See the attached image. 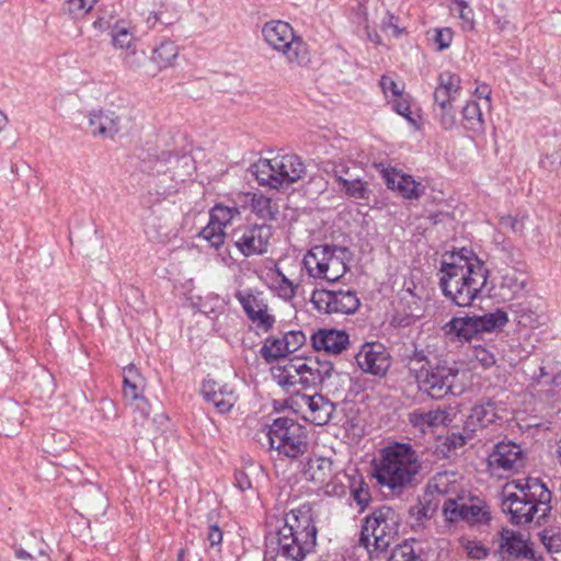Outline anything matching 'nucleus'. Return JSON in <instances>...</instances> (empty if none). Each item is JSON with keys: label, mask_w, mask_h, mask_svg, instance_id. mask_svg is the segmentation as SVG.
Listing matches in <instances>:
<instances>
[{"label": "nucleus", "mask_w": 561, "mask_h": 561, "mask_svg": "<svg viewBox=\"0 0 561 561\" xmlns=\"http://www.w3.org/2000/svg\"><path fill=\"white\" fill-rule=\"evenodd\" d=\"M311 344L316 351H323L325 355H337L347 348L350 336L344 330L319 329L312 333Z\"/></svg>", "instance_id": "19"}, {"label": "nucleus", "mask_w": 561, "mask_h": 561, "mask_svg": "<svg viewBox=\"0 0 561 561\" xmlns=\"http://www.w3.org/2000/svg\"><path fill=\"white\" fill-rule=\"evenodd\" d=\"M89 128L92 135L113 138L119 130L118 117L114 112L95 111L89 114Z\"/></svg>", "instance_id": "26"}, {"label": "nucleus", "mask_w": 561, "mask_h": 561, "mask_svg": "<svg viewBox=\"0 0 561 561\" xmlns=\"http://www.w3.org/2000/svg\"><path fill=\"white\" fill-rule=\"evenodd\" d=\"M421 465L409 444L388 445V489L394 495L412 484Z\"/></svg>", "instance_id": "6"}, {"label": "nucleus", "mask_w": 561, "mask_h": 561, "mask_svg": "<svg viewBox=\"0 0 561 561\" xmlns=\"http://www.w3.org/2000/svg\"><path fill=\"white\" fill-rule=\"evenodd\" d=\"M112 39L114 46L118 48H129L133 41L129 31L117 25L112 31Z\"/></svg>", "instance_id": "56"}, {"label": "nucleus", "mask_w": 561, "mask_h": 561, "mask_svg": "<svg viewBox=\"0 0 561 561\" xmlns=\"http://www.w3.org/2000/svg\"><path fill=\"white\" fill-rule=\"evenodd\" d=\"M157 162L165 164L168 170L173 172L174 176L191 175L195 170L194 160L187 153L163 151L158 157Z\"/></svg>", "instance_id": "27"}, {"label": "nucleus", "mask_w": 561, "mask_h": 561, "mask_svg": "<svg viewBox=\"0 0 561 561\" xmlns=\"http://www.w3.org/2000/svg\"><path fill=\"white\" fill-rule=\"evenodd\" d=\"M325 171L331 173L339 184L342 183L343 180L348 179L351 174L350 163L346 161H331L328 162Z\"/></svg>", "instance_id": "54"}, {"label": "nucleus", "mask_w": 561, "mask_h": 561, "mask_svg": "<svg viewBox=\"0 0 561 561\" xmlns=\"http://www.w3.org/2000/svg\"><path fill=\"white\" fill-rule=\"evenodd\" d=\"M285 367L290 370L291 375H295V378H297L300 374L306 373V370H309V359H302L300 357H294L290 358L287 364H285Z\"/></svg>", "instance_id": "60"}, {"label": "nucleus", "mask_w": 561, "mask_h": 561, "mask_svg": "<svg viewBox=\"0 0 561 561\" xmlns=\"http://www.w3.org/2000/svg\"><path fill=\"white\" fill-rule=\"evenodd\" d=\"M463 125L470 130H480L483 127V116L479 104L468 102L462 108Z\"/></svg>", "instance_id": "41"}, {"label": "nucleus", "mask_w": 561, "mask_h": 561, "mask_svg": "<svg viewBox=\"0 0 561 561\" xmlns=\"http://www.w3.org/2000/svg\"><path fill=\"white\" fill-rule=\"evenodd\" d=\"M270 543H276V556L286 561H304L314 551L318 529L312 510L307 505L270 516L267 520Z\"/></svg>", "instance_id": "1"}, {"label": "nucleus", "mask_w": 561, "mask_h": 561, "mask_svg": "<svg viewBox=\"0 0 561 561\" xmlns=\"http://www.w3.org/2000/svg\"><path fill=\"white\" fill-rule=\"evenodd\" d=\"M207 540L209 541L210 548H217V551H220V546L222 542V531L217 525L209 526Z\"/></svg>", "instance_id": "64"}, {"label": "nucleus", "mask_w": 561, "mask_h": 561, "mask_svg": "<svg viewBox=\"0 0 561 561\" xmlns=\"http://www.w3.org/2000/svg\"><path fill=\"white\" fill-rule=\"evenodd\" d=\"M409 421L414 427L425 432L428 428L446 424L447 414L443 410H415L409 414Z\"/></svg>", "instance_id": "32"}, {"label": "nucleus", "mask_w": 561, "mask_h": 561, "mask_svg": "<svg viewBox=\"0 0 561 561\" xmlns=\"http://www.w3.org/2000/svg\"><path fill=\"white\" fill-rule=\"evenodd\" d=\"M473 356L483 368H490L496 363L495 355L482 346L474 347Z\"/></svg>", "instance_id": "57"}, {"label": "nucleus", "mask_w": 561, "mask_h": 561, "mask_svg": "<svg viewBox=\"0 0 561 561\" xmlns=\"http://www.w3.org/2000/svg\"><path fill=\"white\" fill-rule=\"evenodd\" d=\"M262 35L267 45L285 55L289 62L302 66L310 61L307 43L295 34L289 23L268 21L262 27Z\"/></svg>", "instance_id": "5"}, {"label": "nucleus", "mask_w": 561, "mask_h": 561, "mask_svg": "<svg viewBox=\"0 0 561 561\" xmlns=\"http://www.w3.org/2000/svg\"><path fill=\"white\" fill-rule=\"evenodd\" d=\"M267 428L270 446L279 455L296 459L307 453L308 431L296 420L288 416L277 417Z\"/></svg>", "instance_id": "4"}, {"label": "nucleus", "mask_w": 561, "mask_h": 561, "mask_svg": "<svg viewBox=\"0 0 561 561\" xmlns=\"http://www.w3.org/2000/svg\"><path fill=\"white\" fill-rule=\"evenodd\" d=\"M300 385V389H308L310 387H316L317 385H321L318 376H314V371L306 370V373L300 374L296 379V387Z\"/></svg>", "instance_id": "62"}, {"label": "nucleus", "mask_w": 561, "mask_h": 561, "mask_svg": "<svg viewBox=\"0 0 561 561\" xmlns=\"http://www.w3.org/2000/svg\"><path fill=\"white\" fill-rule=\"evenodd\" d=\"M273 379L288 393L296 394L300 391V389L296 388V379L295 375L290 374L285 365L273 367L271 369Z\"/></svg>", "instance_id": "43"}, {"label": "nucleus", "mask_w": 561, "mask_h": 561, "mask_svg": "<svg viewBox=\"0 0 561 561\" xmlns=\"http://www.w3.org/2000/svg\"><path fill=\"white\" fill-rule=\"evenodd\" d=\"M529 277L515 267H505L500 271L499 290L504 300H512L526 293Z\"/></svg>", "instance_id": "20"}, {"label": "nucleus", "mask_w": 561, "mask_h": 561, "mask_svg": "<svg viewBox=\"0 0 561 561\" xmlns=\"http://www.w3.org/2000/svg\"><path fill=\"white\" fill-rule=\"evenodd\" d=\"M454 5L450 7V10L454 14H457L458 18L462 21V28L467 31H471L474 27V14L473 11L468 7L466 1H457L453 2Z\"/></svg>", "instance_id": "50"}, {"label": "nucleus", "mask_w": 561, "mask_h": 561, "mask_svg": "<svg viewBox=\"0 0 561 561\" xmlns=\"http://www.w3.org/2000/svg\"><path fill=\"white\" fill-rule=\"evenodd\" d=\"M488 280L483 262L462 249L444 259L439 270L443 293L457 306L468 307L479 296Z\"/></svg>", "instance_id": "2"}, {"label": "nucleus", "mask_w": 561, "mask_h": 561, "mask_svg": "<svg viewBox=\"0 0 561 561\" xmlns=\"http://www.w3.org/2000/svg\"><path fill=\"white\" fill-rule=\"evenodd\" d=\"M447 335H451L466 341L471 340L479 333L474 317L453 318L444 325Z\"/></svg>", "instance_id": "34"}, {"label": "nucleus", "mask_w": 561, "mask_h": 561, "mask_svg": "<svg viewBox=\"0 0 561 561\" xmlns=\"http://www.w3.org/2000/svg\"><path fill=\"white\" fill-rule=\"evenodd\" d=\"M145 380L138 368L129 364L123 369V393L126 400L139 399L144 394Z\"/></svg>", "instance_id": "31"}, {"label": "nucleus", "mask_w": 561, "mask_h": 561, "mask_svg": "<svg viewBox=\"0 0 561 561\" xmlns=\"http://www.w3.org/2000/svg\"><path fill=\"white\" fill-rule=\"evenodd\" d=\"M473 435H468L465 433V427L462 428V433H451L446 437V445L449 449H457L467 444L469 439H471Z\"/></svg>", "instance_id": "61"}, {"label": "nucleus", "mask_w": 561, "mask_h": 561, "mask_svg": "<svg viewBox=\"0 0 561 561\" xmlns=\"http://www.w3.org/2000/svg\"><path fill=\"white\" fill-rule=\"evenodd\" d=\"M332 299L331 290L316 288L310 300L319 312L333 313Z\"/></svg>", "instance_id": "47"}, {"label": "nucleus", "mask_w": 561, "mask_h": 561, "mask_svg": "<svg viewBox=\"0 0 561 561\" xmlns=\"http://www.w3.org/2000/svg\"><path fill=\"white\" fill-rule=\"evenodd\" d=\"M251 172L261 186H268L274 190L282 188V181L277 180V171L273 159H260L251 165Z\"/></svg>", "instance_id": "30"}, {"label": "nucleus", "mask_w": 561, "mask_h": 561, "mask_svg": "<svg viewBox=\"0 0 561 561\" xmlns=\"http://www.w3.org/2000/svg\"><path fill=\"white\" fill-rule=\"evenodd\" d=\"M283 341L284 337L268 336L265 339L260 355L267 364L277 362L288 355Z\"/></svg>", "instance_id": "39"}, {"label": "nucleus", "mask_w": 561, "mask_h": 561, "mask_svg": "<svg viewBox=\"0 0 561 561\" xmlns=\"http://www.w3.org/2000/svg\"><path fill=\"white\" fill-rule=\"evenodd\" d=\"M340 188L350 197L363 199L367 197V188L365 183L357 174H351L340 184Z\"/></svg>", "instance_id": "45"}, {"label": "nucleus", "mask_w": 561, "mask_h": 561, "mask_svg": "<svg viewBox=\"0 0 561 561\" xmlns=\"http://www.w3.org/2000/svg\"><path fill=\"white\" fill-rule=\"evenodd\" d=\"M500 226L501 228L511 230L513 232H520L524 228L522 220L510 215L502 216L500 218Z\"/></svg>", "instance_id": "63"}, {"label": "nucleus", "mask_w": 561, "mask_h": 561, "mask_svg": "<svg viewBox=\"0 0 561 561\" xmlns=\"http://www.w3.org/2000/svg\"><path fill=\"white\" fill-rule=\"evenodd\" d=\"M309 370L314 371V376H318L321 385L332 376L334 370L333 364L320 356H317L314 359L309 358Z\"/></svg>", "instance_id": "48"}, {"label": "nucleus", "mask_w": 561, "mask_h": 561, "mask_svg": "<svg viewBox=\"0 0 561 561\" xmlns=\"http://www.w3.org/2000/svg\"><path fill=\"white\" fill-rule=\"evenodd\" d=\"M250 206L252 213H254L260 219L265 221L277 220L279 213L278 206L271 197H267L262 193H253L250 199Z\"/></svg>", "instance_id": "35"}, {"label": "nucleus", "mask_w": 561, "mask_h": 561, "mask_svg": "<svg viewBox=\"0 0 561 561\" xmlns=\"http://www.w3.org/2000/svg\"><path fill=\"white\" fill-rule=\"evenodd\" d=\"M388 90L391 92V98L388 100L392 112L405 119L413 130L421 128V110L417 106L414 98L405 91L403 83L390 81Z\"/></svg>", "instance_id": "14"}, {"label": "nucleus", "mask_w": 561, "mask_h": 561, "mask_svg": "<svg viewBox=\"0 0 561 561\" xmlns=\"http://www.w3.org/2000/svg\"><path fill=\"white\" fill-rule=\"evenodd\" d=\"M477 327L480 332H491L495 329L503 328L508 319L506 312L496 310L495 312L484 314L483 317H474Z\"/></svg>", "instance_id": "40"}, {"label": "nucleus", "mask_w": 561, "mask_h": 561, "mask_svg": "<svg viewBox=\"0 0 561 561\" xmlns=\"http://www.w3.org/2000/svg\"><path fill=\"white\" fill-rule=\"evenodd\" d=\"M234 297L241 305L248 319L255 324L257 330L270 332L274 328L276 319L270 313L268 304L263 297V293L238 290Z\"/></svg>", "instance_id": "13"}, {"label": "nucleus", "mask_w": 561, "mask_h": 561, "mask_svg": "<svg viewBox=\"0 0 561 561\" xmlns=\"http://www.w3.org/2000/svg\"><path fill=\"white\" fill-rule=\"evenodd\" d=\"M283 342L287 354L294 353L306 343V335L301 330H293L284 335Z\"/></svg>", "instance_id": "53"}, {"label": "nucleus", "mask_w": 561, "mask_h": 561, "mask_svg": "<svg viewBox=\"0 0 561 561\" xmlns=\"http://www.w3.org/2000/svg\"><path fill=\"white\" fill-rule=\"evenodd\" d=\"M459 485L454 472H439L428 482L426 491L420 502L419 516L430 518L436 512L438 506L444 504L447 499H454L458 493Z\"/></svg>", "instance_id": "8"}, {"label": "nucleus", "mask_w": 561, "mask_h": 561, "mask_svg": "<svg viewBox=\"0 0 561 561\" xmlns=\"http://www.w3.org/2000/svg\"><path fill=\"white\" fill-rule=\"evenodd\" d=\"M388 190L397 192L405 199H419L424 193V186L413 176L394 168H388Z\"/></svg>", "instance_id": "22"}, {"label": "nucleus", "mask_w": 561, "mask_h": 561, "mask_svg": "<svg viewBox=\"0 0 561 561\" xmlns=\"http://www.w3.org/2000/svg\"><path fill=\"white\" fill-rule=\"evenodd\" d=\"M497 415L492 403L476 404L465 421V433L474 435L478 431L493 424Z\"/></svg>", "instance_id": "25"}, {"label": "nucleus", "mask_w": 561, "mask_h": 561, "mask_svg": "<svg viewBox=\"0 0 561 561\" xmlns=\"http://www.w3.org/2000/svg\"><path fill=\"white\" fill-rule=\"evenodd\" d=\"M201 394L204 400L214 404L217 412L225 414L231 411L238 401L236 388L230 383H220L213 378H205L201 383Z\"/></svg>", "instance_id": "17"}, {"label": "nucleus", "mask_w": 561, "mask_h": 561, "mask_svg": "<svg viewBox=\"0 0 561 561\" xmlns=\"http://www.w3.org/2000/svg\"><path fill=\"white\" fill-rule=\"evenodd\" d=\"M272 236V226L254 224L236 228L230 241L243 256L249 257L266 253Z\"/></svg>", "instance_id": "10"}, {"label": "nucleus", "mask_w": 561, "mask_h": 561, "mask_svg": "<svg viewBox=\"0 0 561 561\" xmlns=\"http://www.w3.org/2000/svg\"><path fill=\"white\" fill-rule=\"evenodd\" d=\"M358 367L380 378L386 376V346L380 342L365 343L356 355Z\"/></svg>", "instance_id": "18"}, {"label": "nucleus", "mask_w": 561, "mask_h": 561, "mask_svg": "<svg viewBox=\"0 0 561 561\" xmlns=\"http://www.w3.org/2000/svg\"><path fill=\"white\" fill-rule=\"evenodd\" d=\"M99 0H67L62 5V11L71 19L85 16L96 4Z\"/></svg>", "instance_id": "44"}, {"label": "nucleus", "mask_w": 561, "mask_h": 561, "mask_svg": "<svg viewBox=\"0 0 561 561\" xmlns=\"http://www.w3.org/2000/svg\"><path fill=\"white\" fill-rule=\"evenodd\" d=\"M233 477H234L233 485L237 489H239L241 492H245V491L253 489L250 473L247 472L244 469H236Z\"/></svg>", "instance_id": "58"}, {"label": "nucleus", "mask_w": 561, "mask_h": 561, "mask_svg": "<svg viewBox=\"0 0 561 561\" xmlns=\"http://www.w3.org/2000/svg\"><path fill=\"white\" fill-rule=\"evenodd\" d=\"M456 98L444 92L442 89L434 91V111L439 116L440 124L445 129H450L456 123V115L453 101Z\"/></svg>", "instance_id": "29"}, {"label": "nucleus", "mask_w": 561, "mask_h": 561, "mask_svg": "<svg viewBox=\"0 0 561 561\" xmlns=\"http://www.w3.org/2000/svg\"><path fill=\"white\" fill-rule=\"evenodd\" d=\"M523 448L512 440L497 443L489 455V468L493 471H518L525 466Z\"/></svg>", "instance_id": "16"}, {"label": "nucleus", "mask_w": 561, "mask_h": 561, "mask_svg": "<svg viewBox=\"0 0 561 561\" xmlns=\"http://www.w3.org/2000/svg\"><path fill=\"white\" fill-rule=\"evenodd\" d=\"M419 306L414 300V296L411 291H407L398 302L397 313L392 317L391 324L393 327H407L412 323L416 318V311Z\"/></svg>", "instance_id": "33"}, {"label": "nucleus", "mask_w": 561, "mask_h": 561, "mask_svg": "<svg viewBox=\"0 0 561 561\" xmlns=\"http://www.w3.org/2000/svg\"><path fill=\"white\" fill-rule=\"evenodd\" d=\"M350 489L353 500L359 506V512H363L368 506L370 501L368 484L363 480L360 476L353 477L351 479Z\"/></svg>", "instance_id": "42"}, {"label": "nucleus", "mask_w": 561, "mask_h": 561, "mask_svg": "<svg viewBox=\"0 0 561 561\" xmlns=\"http://www.w3.org/2000/svg\"><path fill=\"white\" fill-rule=\"evenodd\" d=\"M500 551L504 559H517L520 557L534 559V551L527 546L520 535L511 529L501 531Z\"/></svg>", "instance_id": "23"}, {"label": "nucleus", "mask_w": 561, "mask_h": 561, "mask_svg": "<svg viewBox=\"0 0 561 561\" xmlns=\"http://www.w3.org/2000/svg\"><path fill=\"white\" fill-rule=\"evenodd\" d=\"M333 313L352 314L357 311L360 302L355 291L331 290Z\"/></svg>", "instance_id": "36"}, {"label": "nucleus", "mask_w": 561, "mask_h": 561, "mask_svg": "<svg viewBox=\"0 0 561 561\" xmlns=\"http://www.w3.org/2000/svg\"><path fill=\"white\" fill-rule=\"evenodd\" d=\"M541 542L550 553L561 552V533L545 530L541 534Z\"/></svg>", "instance_id": "55"}, {"label": "nucleus", "mask_w": 561, "mask_h": 561, "mask_svg": "<svg viewBox=\"0 0 561 561\" xmlns=\"http://www.w3.org/2000/svg\"><path fill=\"white\" fill-rule=\"evenodd\" d=\"M238 216H240L238 207L216 204L209 211L207 226L199 231L197 237L206 240L210 248L219 250L225 244L226 233L224 228Z\"/></svg>", "instance_id": "12"}, {"label": "nucleus", "mask_w": 561, "mask_h": 561, "mask_svg": "<svg viewBox=\"0 0 561 561\" xmlns=\"http://www.w3.org/2000/svg\"><path fill=\"white\" fill-rule=\"evenodd\" d=\"M459 370L448 366H435L422 369L417 376L419 387L433 399L456 393V380Z\"/></svg>", "instance_id": "11"}, {"label": "nucleus", "mask_w": 561, "mask_h": 561, "mask_svg": "<svg viewBox=\"0 0 561 561\" xmlns=\"http://www.w3.org/2000/svg\"><path fill=\"white\" fill-rule=\"evenodd\" d=\"M461 79L457 73L450 71H443L438 76V85L437 89H442L444 92L450 94L454 98L460 92Z\"/></svg>", "instance_id": "46"}, {"label": "nucleus", "mask_w": 561, "mask_h": 561, "mask_svg": "<svg viewBox=\"0 0 561 561\" xmlns=\"http://www.w3.org/2000/svg\"><path fill=\"white\" fill-rule=\"evenodd\" d=\"M385 537L386 512L385 507H379L364 518L358 539V545L366 549L371 561L386 557Z\"/></svg>", "instance_id": "9"}, {"label": "nucleus", "mask_w": 561, "mask_h": 561, "mask_svg": "<svg viewBox=\"0 0 561 561\" xmlns=\"http://www.w3.org/2000/svg\"><path fill=\"white\" fill-rule=\"evenodd\" d=\"M333 462L325 457H311L302 465L304 477L316 483H324L332 474Z\"/></svg>", "instance_id": "28"}, {"label": "nucleus", "mask_w": 561, "mask_h": 561, "mask_svg": "<svg viewBox=\"0 0 561 561\" xmlns=\"http://www.w3.org/2000/svg\"><path fill=\"white\" fill-rule=\"evenodd\" d=\"M417 556L409 542L398 545L388 557V561H416Z\"/></svg>", "instance_id": "52"}, {"label": "nucleus", "mask_w": 561, "mask_h": 561, "mask_svg": "<svg viewBox=\"0 0 561 561\" xmlns=\"http://www.w3.org/2000/svg\"><path fill=\"white\" fill-rule=\"evenodd\" d=\"M453 41V31L448 27L435 30L434 42L438 50L448 48Z\"/></svg>", "instance_id": "59"}, {"label": "nucleus", "mask_w": 561, "mask_h": 561, "mask_svg": "<svg viewBox=\"0 0 561 561\" xmlns=\"http://www.w3.org/2000/svg\"><path fill=\"white\" fill-rule=\"evenodd\" d=\"M273 163L277 171V180L282 181V188L296 183L306 173L304 162L296 154H284L273 158Z\"/></svg>", "instance_id": "21"}, {"label": "nucleus", "mask_w": 561, "mask_h": 561, "mask_svg": "<svg viewBox=\"0 0 561 561\" xmlns=\"http://www.w3.org/2000/svg\"><path fill=\"white\" fill-rule=\"evenodd\" d=\"M443 514L447 522L463 520L469 525H483L490 520V512L483 503H459L456 499H447L443 504Z\"/></svg>", "instance_id": "15"}, {"label": "nucleus", "mask_w": 561, "mask_h": 561, "mask_svg": "<svg viewBox=\"0 0 561 561\" xmlns=\"http://www.w3.org/2000/svg\"><path fill=\"white\" fill-rule=\"evenodd\" d=\"M179 54L178 45L172 41H164L152 50L151 60L163 69L172 65Z\"/></svg>", "instance_id": "38"}, {"label": "nucleus", "mask_w": 561, "mask_h": 561, "mask_svg": "<svg viewBox=\"0 0 561 561\" xmlns=\"http://www.w3.org/2000/svg\"><path fill=\"white\" fill-rule=\"evenodd\" d=\"M197 308L201 313L216 321L226 311L227 301L219 295L209 294L198 299Z\"/></svg>", "instance_id": "37"}, {"label": "nucleus", "mask_w": 561, "mask_h": 561, "mask_svg": "<svg viewBox=\"0 0 561 561\" xmlns=\"http://www.w3.org/2000/svg\"><path fill=\"white\" fill-rule=\"evenodd\" d=\"M460 546L467 556L471 559L481 560L488 557L489 550L480 541L466 538L460 539Z\"/></svg>", "instance_id": "51"}, {"label": "nucleus", "mask_w": 561, "mask_h": 561, "mask_svg": "<svg viewBox=\"0 0 561 561\" xmlns=\"http://www.w3.org/2000/svg\"><path fill=\"white\" fill-rule=\"evenodd\" d=\"M302 400L309 409V420L318 426L328 424L335 411V405L322 394L302 396Z\"/></svg>", "instance_id": "24"}, {"label": "nucleus", "mask_w": 561, "mask_h": 561, "mask_svg": "<svg viewBox=\"0 0 561 561\" xmlns=\"http://www.w3.org/2000/svg\"><path fill=\"white\" fill-rule=\"evenodd\" d=\"M551 492L537 478L506 483L502 492L501 507L514 525L540 524L551 510Z\"/></svg>", "instance_id": "3"}, {"label": "nucleus", "mask_w": 561, "mask_h": 561, "mask_svg": "<svg viewBox=\"0 0 561 561\" xmlns=\"http://www.w3.org/2000/svg\"><path fill=\"white\" fill-rule=\"evenodd\" d=\"M369 473L378 484L386 485V447L379 448L378 456L371 460Z\"/></svg>", "instance_id": "49"}, {"label": "nucleus", "mask_w": 561, "mask_h": 561, "mask_svg": "<svg viewBox=\"0 0 561 561\" xmlns=\"http://www.w3.org/2000/svg\"><path fill=\"white\" fill-rule=\"evenodd\" d=\"M337 252L345 255L348 251L346 248L330 244L312 247L302 260L308 275L330 283L339 280L346 272V265Z\"/></svg>", "instance_id": "7"}]
</instances>
